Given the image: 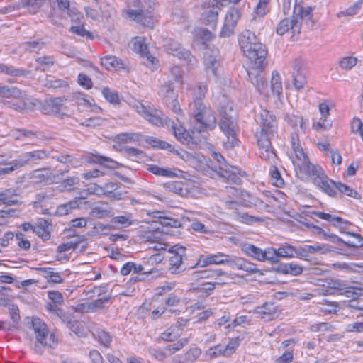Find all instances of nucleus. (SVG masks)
<instances>
[{
  "mask_svg": "<svg viewBox=\"0 0 363 363\" xmlns=\"http://www.w3.org/2000/svg\"><path fill=\"white\" fill-rule=\"evenodd\" d=\"M33 329L35 333L37 342L35 345V351L42 353V347H54L57 345V342L54 339L52 335H50L49 342L46 341L48 335V330L46 325L38 318H33L32 320Z\"/></svg>",
  "mask_w": 363,
  "mask_h": 363,
  "instance_id": "obj_6",
  "label": "nucleus"
},
{
  "mask_svg": "<svg viewBox=\"0 0 363 363\" xmlns=\"http://www.w3.org/2000/svg\"><path fill=\"white\" fill-rule=\"evenodd\" d=\"M340 294L345 296L347 298L357 299L360 296L363 294V289L354 288L346 285L345 289L342 290Z\"/></svg>",
  "mask_w": 363,
  "mask_h": 363,
  "instance_id": "obj_47",
  "label": "nucleus"
},
{
  "mask_svg": "<svg viewBox=\"0 0 363 363\" xmlns=\"http://www.w3.org/2000/svg\"><path fill=\"white\" fill-rule=\"evenodd\" d=\"M169 252L172 254L169 259V270L172 274H179L182 272L181 265L182 264L183 257L185 255L186 248L182 246H172Z\"/></svg>",
  "mask_w": 363,
  "mask_h": 363,
  "instance_id": "obj_13",
  "label": "nucleus"
},
{
  "mask_svg": "<svg viewBox=\"0 0 363 363\" xmlns=\"http://www.w3.org/2000/svg\"><path fill=\"white\" fill-rule=\"evenodd\" d=\"M110 300L111 296H107L91 301L93 313L96 312L99 309L104 308L105 305L108 303Z\"/></svg>",
  "mask_w": 363,
  "mask_h": 363,
  "instance_id": "obj_62",
  "label": "nucleus"
},
{
  "mask_svg": "<svg viewBox=\"0 0 363 363\" xmlns=\"http://www.w3.org/2000/svg\"><path fill=\"white\" fill-rule=\"evenodd\" d=\"M287 123L294 129H298L299 128L301 131H305L303 119L301 116L296 115L288 116Z\"/></svg>",
  "mask_w": 363,
  "mask_h": 363,
  "instance_id": "obj_49",
  "label": "nucleus"
},
{
  "mask_svg": "<svg viewBox=\"0 0 363 363\" xmlns=\"http://www.w3.org/2000/svg\"><path fill=\"white\" fill-rule=\"evenodd\" d=\"M45 1V0H26V1L23 4V6L27 8L30 13L35 14L38 11Z\"/></svg>",
  "mask_w": 363,
  "mask_h": 363,
  "instance_id": "obj_50",
  "label": "nucleus"
},
{
  "mask_svg": "<svg viewBox=\"0 0 363 363\" xmlns=\"http://www.w3.org/2000/svg\"><path fill=\"white\" fill-rule=\"evenodd\" d=\"M101 65L107 69L114 68L116 69H125L127 68L126 64L121 59H118L113 55H108L101 58Z\"/></svg>",
  "mask_w": 363,
  "mask_h": 363,
  "instance_id": "obj_23",
  "label": "nucleus"
},
{
  "mask_svg": "<svg viewBox=\"0 0 363 363\" xmlns=\"http://www.w3.org/2000/svg\"><path fill=\"white\" fill-rule=\"evenodd\" d=\"M280 267L281 272L284 274L298 275L301 274L303 272V269L301 266L293 263L285 264Z\"/></svg>",
  "mask_w": 363,
  "mask_h": 363,
  "instance_id": "obj_52",
  "label": "nucleus"
},
{
  "mask_svg": "<svg viewBox=\"0 0 363 363\" xmlns=\"http://www.w3.org/2000/svg\"><path fill=\"white\" fill-rule=\"evenodd\" d=\"M204 65L206 72H211L215 76L217 75L216 69L220 65L218 55H211L210 52L207 50L205 53Z\"/></svg>",
  "mask_w": 363,
  "mask_h": 363,
  "instance_id": "obj_27",
  "label": "nucleus"
},
{
  "mask_svg": "<svg viewBox=\"0 0 363 363\" xmlns=\"http://www.w3.org/2000/svg\"><path fill=\"white\" fill-rule=\"evenodd\" d=\"M216 274L215 279L216 280L215 284L223 285L233 282L235 278V274H230L222 272L221 270H215L213 272Z\"/></svg>",
  "mask_w": 363,
  "mask_h": 363,
  "instance_id": "obj_38",
  "label": "nucleus"
},
{
  "mask_svg": "<svg viewBox=\"0 0 363 363\" xmlns=\"http://www.w3.org/2000/svg\"><path fill=\"white\" fill-rule=\"evenodd\" d=\"M94 157L96 158V160H93L92 162L99 163L100 164H103L107 168L116 169L118 166H120V164L117 162L113 160L109 157L103 156H94Z\"/></svg>",
  "mask_w": 363,
  "mask_h": 363,
  "instance_id": "obj_51",
  "label": "nucleus"
},
{
  "mask_svg": "<svg viewBox=\"0 0 363 363\" xmlns=\"http://www.w3.org/2000/svg\"><path fill=\"white\" fill-rule=\"evenodd\" d=\"M79 207V199H75L68 203L59 206L57 208V213L60 216H65L72 212L73 210Z\"/></svg>",
  "mask_w": 363,
  "mask_h": 363,
  "instance_id": "obj_35",
  "label": "nucleus"
},
{
  "mask_svg": "<svg viewBox=\"0 0 363 363\" xmlns=\"http://www.w3.org/2000/svg\"><path fill=\"white\" fill-rule=\"evenodd\" d=\"M230 262L228 256L223 254L213 255L209 256H201L193 268L199 266L204 267L211 264H221Z\"/></svg>",
  "mask_w": 363,
  "mask_h": 363,
  "instance_id": "obj_17",
  "label": "nucleus"
},
{
  "mask_svg": "<svg viewBox=\"0 0 363 363\" xmlns=\"http://www.w3.org/2000/svg\"><path fill=\"white\" fill-rule=\"evenodd\" d=\"M58 177V174H54L50 168H44L40 169L34 170L30 178L35 182H54Z\"/></svg>",
  "mask_w": 363,
  "mask_h": 363,
  "instance_id": "obj_20",
  "label": "nucleus"
},
{
  "mask_svg": "<svg viewBox=\"0 0 363 363\" xmlns=\"http://www.w3.org/2000/svg\"><path fill=\"white\" fill-rule=\"evenodd\" d=\"M254 311L261 318L267 320H272L277 318L280 313L277 306L272 303H266L262 306H257Z\"/></svg>",
  "mask_w": 363,
  "mask_h": 363,
  "instance_id": "obj_16",
  "label": "nucleus"
},
{
  "mask_svg": "<svg viewBox=\"0 0 363 363\" xmlns=\"http://www.w3.org/2000/svg\"><path fill=\"white\" fill-rule=\"evenodd\" d=\"M149 170L150 172L159 175V176H164V177H178L179 173L181 172L178 169H165L159 167L157 166H152L149 167Z\"/></svg>",
  "mask_w": 363,
  "mask_h": 363,
  "instance_id": "obj_34",
  "label": "nucleus"
},
{
  "mask_svg": "<svg viewBox=\"0 0 363 363\" xmlns=\"http://www.w3.org/2000/svg\"><path fill=\"white\" fill-rule=\"evenodd\" d=\"M103 96L107 101L114 105L121 104V99L118 93L108 87H104L101 91Z\"/></svg>",
  "mask_w": 363,
  "mask_h": 363,
  "instance_id": "obj_37",
  "label": "nucleus"
},
{
  "mask_svg": "<svg viewBox=\"0 0 363 363\" xmlns=\"http://www.w3.org/2000/svg\"><path fill=\"white\" fill-rule=\"evenodd\" d=\"M296 248L291 245H285L277 249L278 257L291 258L295 257Z\"/></svg>",
  "mask_w": 363,
  "mask_h": 363,
  "instance_id": "obj_55",
  "label": "nucleus"
},
{
  "mask_svg": "<svg viewBox=\"0 0 363 363\" xmlns=\"http://www.w3.org/2000/svg\"><path fill=\"white\" fill-rule=\"evenodd\" d=\"M0 96L3 98L18 99L22 97V91L17 87L0 85Z\"/></svg>",
  "mask_w": 363,
  "mask_h": 363,
  "instance_id": "obj_32",
  "label": "nucleus"
},
{
  "mask_svg": "<svg viewBox=\"0 0 363 363\" xmlns=\"http://www.w3.org/2000/svg\"><path fill=\"white\" fill-rule=\"evenodd\" d=\"M233 216L235 220L246 224H252L255 222L262 220V219L259 217L250 216L246 213H241L238 211L234 212Z\"/></svg>",
  "mask_w": 363,
  "mask_h": 363,
  "instance_id": "obj_41",
  "label": "nucleus"
},
{
  "mask_svg": "<svg viewBox=\"0 0 363 363\" xmlns=\"http://www.w3.org/2000/svg\"><path fill=\"white\" fill-rule=\"evenodd\" d=\"M0 73H4L7 75L15 77H26L30 73V71L22 68H18L12 65L0 64Z\"/></svg>",
  "mask_w": 363,
  "mask_h": 363,
  "instance_id": "obj_24",
  "label": "nucleus"
},
{
  "mask_svg": "<svg viewBox=\"0 0 363 363\" xmlns=\"http://www.w3.org/2000/svg\"><path fill=\"white\" fill-rule=\"evenodd\" d=\"M188 343V339L187 338H182L180 339L177 342H174L172 345H169L167 346L164 350L167 351L169 354H173L176 352L182 349L185 345H186Z\"/></svg>",
  "mask_w": 363,
  "mask_h": 363,
  "instance_id": "obj_53",
  "label": "nucleus"
},
{
  "mask_svg": "<svg viewBox=\"0 0 363 363\" xmlns=\"http://www.w3.org/2000/svg\"><path fill=\"white\" fill-rule=\"evenodd\" d=\"M319 309L321 312L327 314H335L340 308L339 305L336 302H330L324 299L323 302L319 303Z\"/></svg>",
  "mask_w": 363,
  "mask_h": 363,
  "instance_id": "obj_43",
  "label": "nucleus"
},
{
  "mask_svg": "<svg viewBox=\"0 0 363 363\" xmlns=\"http://www.w3.org/2000/svg\"><path fill=\"white\" fill-rule=\"evenodd\" d=\"M192 106L194 109L193 114L196 121L204 128L213 129L216 123L213 111L206 106L201 99H195Z\"/></svg>",
  "mask_w": 363,
  "mask_h": 363,
  "instance_id": "obj_7",
  "label": "nucleus"
},
{
  "mask_svg": "<svg viewBox=\"0 0 363 363\" xmlns=\"http://www.w3.org/2000/svg\"><path fill=\"white\" fill-rule=\"evenodd\" d=\"M336 189H337L340 193L345 194L350 197H352L357 199H361L362 198L360 194L356 190L340 182L337 184Z\"/></svg>",
  "mask_w": 363,
  "mask_h": 363,
  "instance_id": "obj_48",
  "label": "nucleus"
},
{
  "mask_svg": "<svg viewBox=\"0 0 363 363\" xmlns=\"http://www.w3.org/2000/svg\"><path fill=\"white\" fill-rule=\"evenodd\" d=\"M312 13L309 8H304L300 4H296L294 13L279 23L277 27V33L283 35L286 33H292V38L300 33L301 21L308 23L311 21Z\"/></svg>",
  "mask_w": 363,
  "mask_h": 363,
  "instance_id": "obj_3",
  "label": "nucleus"
},
{
  "mask_svg": "<svg viewBox=\"0 0 363 363\" xmlns=\"http://www.w3.org/2000/svg\"><path fill=\"white\" fill-rule=\"evenodd\" d=\"M164 187L169 192L177 194L182 196H186L189 194L186 185L182 182L176 181L167 182L164 184Z\"/></svg>",
  "mask_w": 363,
  "mask_h": 363,
  "instance_id": "obj_28",
  "label": "nucleus"
},
{
  "mask_svg": "<svg viewBox=\"0 0 363 363\" xmlns=\"http://www.w3.org/2000/svg\"><path fill=\"white\" fill-rule=\"evenodd\" d=\"M140 135L135 133H123L116 136V140L120 143H135L140 140Z\"/></svg>",
  "mask_w": 363,
  "mask_h": 363,
  "instance_id": "obj_45",
  "label": "nucleus"
},
{
  "mask_svg": "<svg viewBox=\"0 0 363 363\" xmlns=\"http://www.w3.org/2000/svg\"><path fill=\"white\" fill-rule=\"evenodd\" d=\"M238 169L235 167L230 166L226 163L223 166H219L218 169V174L228 182H231L235 184L241 183V179L238 174Z\"/></svg>",
  "mask_w": 363,
  "mask_h": 363,
  "instance_id": "obj_18",
  "label": "nucleus"
},
{
  "mask_svg": "<svg viewBox=\"0 0 363 363\" xmlns=\"http://www.w3.org/2000/svg\"><path fill=\"white\" fill-rule=\"evenodd\" d=\"M257 122L259 130H257L255 135L261 157L268 162L275 164L277 155L271 143L276 123L274 116L264 110L257 116Z\"/></svg>",
  "mask_w": 363,
  "mask_h": 363,
  "instance_id": "obj_1",
  "label": "nucleus"
},
{
  "mask_svg": "<svg viewBox=\"0 0 363 363\" xmlns=\"http://www.w3.org/2000/svg\"><path fill=\"white\" fill-rule=\"evenodd\" d=\"M346 282L339 279H331L328 282V287L330 289L335 290L340 294L342 290L345 289Z\"/></svg>",
  "mask_w": 363,
  "mask_h": 363,
  "instance_id": "obj_61",
  "label": "nucleus"
},
{
  "mask_svg": "<svg viewBox=\"0 0 363 363\" xmlns=\"http://www.w3.org/2000/svg\"><path fill=\"white\" fill-rule=\"evenodd\" d=\"M82 243V247H85L87 245L86 240L84 238H79L77 241L74 242H68L65 244H62L57 247V252H63L71 249H75L78 247V245Z\"/></svg>",
  "mask_w": 363,
  "mask_h": 363,
  "instance_id": "obj_42",
  "label": "nucleus"
},
{
  "mask_svg": "<svg viewBox=\"0 0 363 363\" xmlns=\"http://www.w3.org/2000/svg\"><path fill=\"white\" fill-rule=\"evenodd\" d=\"M86 196H82L79 199H86L88 194H96V195H106V191L103 186L94 184L89 187L86 191Z\"/></svg>",
  "mask_w": 363,
  "mask_h": 363,
  "instance_id": "obj_60",
  "label": "nucleus"
},
{
  "mask_svg": "<svg viewBox=\"0 0 363 363\" xmlns=\"http://www.w3.org/2000/svg\"><path fill=\"white\" fill-rule=\"evenodd\" d=\"M168 52L180 59L187 60L189 62H192L194 57H191L190 52L181 47V45L173 40H170L166 45Z\"/></svg>",
  "mask_w": 363,
  "mask_h": 363,
  "instance_id": "obj_19",
  "label": "nucleus"
},
{
  "mask_svg": "<svg viewBox=\"0 0 363 363\" xmlns=\"http://www.w3.org/2000/svg\"><path fill=\"white\" fill-rule=\"evenodd\" d=\"M291 158L296 171L308 174L317 167L310 162L308 156L298 143V137L296 133L291 135Z\"/></svg>",
  "mask_w": 363,
  "mask_h": 363,
  "instance_id": "obj_5",
  "label": "nucleus"
},
{
  "mask_svg": "<svg viewBox=\"0 0 363 363\" xmlns=\"http://www.w3.org/2000/svg\"><path fill=\"white\" fill-rule=\"evenodd\" d=\"M242 250L254 259L263 262V250L253 245L245 244L242 247Z\"/></svg>",
  "mask_w": 363,
  "mask_h": 363,
  "instance_id": "obj_33",
  "label": "nucleus"
},
{
  "mask_svg": "<svg viewBox=\"0 0 363 363\" xmlns=\"http://www.w3.org/2000/svg\"><path fill=\"white\" fill-rule=\"evenodd\" d=\"M312 214L317 216L319 218L330 221L335 227H341L342 225H348L349 222L343 220L338 216H333L332 215L323 212L313 211Z\"/></svg>",
  "mask_w": 363,
  "mask_h": 363,
  "instance_id": "obj_31",
  "label": "nucleus"
},
{
  "mask_svg": "<svg viewBox=\"0 0 363 363\" xmlns=\"http://www.w3.org/2000/svg\"><path fill=\"white\" fill-rule=\"evenodd\" d=\"M9 309L10 310V317L12 320V323L7 327V330H14L18 329V325L21 319L19 310L18 307L14 305L9 306Z\"/></svg>",
  "mask_w": 363,
  "mask_h": 363,
  "instance_id": "obj_39",
  "label": "nucleus"
},
{
  "mask_svg": "<svg viewBox=\"0 0 363 363\" xmlns=\"http://www.w3.org/2000/svg\"><path fill=\"white\" fill-rule=\"evenodd\" d=\"M271 90L277 96H279L282 91L281 77L277 71L272 73Z\"/></svg>",
  "mask_w": 363,
  "mask_h": 363,
  "instance_id": "obj_44",
  "label": "nucleus"
},
{
  "mask_svg": "<svg viewBox=\"0 0 363 363\" xmlns=\"http://www.w3.org/2000/svg\"><path fill=\"white\" fill-rule=\"evenodd\" d=\"M143 117L155 125H162L163 124L162 113L152 106H147Z\"/></svg>",
  "mask_w": 363,
  "mask_h": 363,
  "instance_id": "obj_22",
  "label": "nucleus"
},
{
  "mask_svg": "<svg viewBox=\"0 0 363 363\" xmlns=\"http://www.w3.org/2000/svg\"><path fill=\"white\" fill-rule=\"evenodd\" d=\"M240 18V13L237 9H230L225 15L223 26L220 33V36L228 38L234 34L235 28Z\"/></svg>",
  "mask_w": 363,
  "mask_h": 363,
  "instance_id": "obj_11",
  "label": "nucleus"
},
{
  "mask_svg": "<svg viewBox=\"0 0 363 363\" xmlns=\"http://www.w3.org/2000/svg\"><path fill=\"white\" fill-rule=\"evenodd\" d=\"M36 62L43 67L45 69H48L52 67L55 63V59L53 56H42L36 59Z\"/></svg>",
  "mask_w": 363,
  "mask_h": 363,
  "instance_id": "obj_64",
  "label": "nucleus"
},
{
  "mask_svg": "<svg viewBox=\"0 0 363 363\" xmlns=\"http://www.w3.org/2000/svg\"><path fill=\"white\" fill-rule=\"evenodd\" d=\"M363 0H358L354 4L348 7L346 10L337 13V17L353 16L356 15L361 9Z\"/></svg>",
  "mask_w": 363,
  "mask_h": 363,
  "instance_id": "obj_46",
  "label": "nucleus"
},
{
  "mask_svg": "<svg viewBox=\"0 0 363 363\" xmlns=\"http://www.w3.org/2000/svg\"><path fill=\"white\" fill-rule=\"evenodd\" d=\"M238 40L243 55L249 59L252 65L256 68H264L267 50L255 33L246 30L240 34Z\"/></svg>",
  "mask_w": 363,
  "mask_h": 363,
  "instance_id": "obj_2",
  "label": "nucleus"
},
{
  "mask_svg": "<svg viewBox=\"0 0 363 363\" xmlns=\"http://www.w3.org/2000/svg\"><path fill=\"white\" fill-rule=\"evenodd\" d=\"M98 339V341L104 347H108L111 342V337L108 333L104 330H98L96 334H94Z\"/></svg>",
  "mask_w": 363,
  "mask_h": 363,
  "instance_id": "obj_57",
  "label": "nucleus"
},
{
  "mask_svg": "<svg viewBox=\"0 0 363 363\" xmlns=\"http://www.w3.org/2000/svg\"><path fill=\"white\" fill-rule=\"evenodd\" d=\"M65 101L63 98H55L48 101L46 106L43 108V113H53L59 116H66L67 108L64 106Z\"/></svg>",
  "mask_w": 363,
  "mask_h": 363,
  "instance_id": "obj_15",
  "label": "nucleus"
},
{
  "mask_svg": "<svg viewBox=\"0 0 363 363\" xmlns=\"http://www.w3.org/2000/svg\"><path fill=\"white\" fill-rule=\"evenodd\" d=\"M181 334V328L179 326L173 325L161 334L162 340L172 342Z\"/></svg>",
  "mask_w": 363,
  "mask_h": 363,
  "instance_id": "obj_40",
  "label": "nucleus"
},
{
  "mask_svg": "<svg viewBox=\"0 0 363 363\" xmlns=\"http://www.w3.org/2000/svg\"><path fill=\"white\" fill-rule=\"evenodd\" d=\"M223 6L220 0H206L203 2L202 18L206 24L215 28L218 20V12Z\"/></svg>",
  "mask_w": 363,
  "mask_h": 363,
  "instance_id": "obj_9",
  "label": "nucleus"
},
{
  "mask_svg": "<svg viewBox=\"0 0 363 363\" xmlns=\"http://www.w3.org/2000/svg\"><path fill=\"white\" fill-rule=\"evenodd\" d=\"M172 129L175 138L181 143L185 144L189 143L191 140L189 134L182 125H175L172 123Z\"/></svg>",
  "mask_w": 363,
  "mask_h": 363,
  "instance_id": "obj_36",
  "label": "nucleus"
},
{
  "mask_svg": "<svg viewBox=\"0 0 363 363\" xmlns=\"http://www.w3.org/2000/svg\"><path fill=\"white\" fill-rule=\"evenodd\" d=\"M18 99H21L22 100V102H21L20 104H16V103L11 104L10 102H8L9 106L16 111H22L24 109H32L37 105V104L38 102V100H34V99L28 97L23 91H22V97H19Z\"/></svg>",
  "mask_w": 363,
  "mask_h": 363,
  "instance_id": "obj_26",
  "label": "nucleus"
},
{
  "mask_svg": "<svg viewBox=\"0 0 363 363\" xmlns=\"http://www.w3.org/2000/svg\"><path fill=\"white\" fill-rule=\"evenodd\" d=\"M306 250L308 251V253L313 254L317 252H320L322 254H325L328 252H330L331 250L329 246L328 245H305Z\"/></svg>",
  "mask_w": 363,
  "mask_h": 363,
  "instance_id": "obj_63",
  "label": "nucleus"
},
{
  "mask_svg": "<svg viewBox=\"0 0 363 363\" xmlns=\"http://www.w3.org/2000/svg\"><path fill=\"white\" fill-rule=\"evenodd\" d=\"M269 261L271 262H277L279 261L277 250L268 248L263 250V262Z\"/></svg>",
  "mask_w": 363,
  "mask_h": 363,
  "instance_id": "obj_59",
  "label": "nucleus"
},
{
  "mask_svg": "<svg viewBox=\"0 0 363 363\" xmlns=\"http://www.w3.org/2000/svg\"><path fill=\"white\" fill-rule=\"evenodd\" d=\"M135 52L140 53L142 56L147 57V60L152 64H155L157 59L151 55L148 51L147 46L144 44L141 38H135L133 41V48Z\"/></svg>",
  "mask_w": 363,
  "mask_h": 363,
  "instance_id": "obj_25",
  "label": "nucleus"
},
{
  "mask_svg": "<svg viewBox=\"0 0 363 363\" xmlns=\"http://www.w3.org/2000/svg\"><path fill=\"white\" fill-rule=\"evenodd\" d=\"M264 68H256L252 65L248 71V75L252 84L257 90L263 94H267V84L264 77L263 69Z\"/></svg>",
  "mask_w": 363,
  "mask_h": 363,
  "instance_id": "obj_12",
  "label": "nucleus"
},
{
  "mask_svg": "<svg viewBox=\"0 0 363 363\" xmlns=\"http://www.w3.org/2000/svg\"><path fill=\"white\" fill-rule=\"evenodd\" d=\"M48 157V153L45 150H37L31 152H26L18 160H14L12 163L14 169L23 167L30 163H38L40 160H45Z\"/></svg>",
  "mask_w": 363,
  "mask_h": 363,
  "instance_id": "obj_10",
  "label": "nucleus"
},
{
  "mask_svg": "<svg viewBox=\"0 0 363 363\" xmlns=\"http://www.w3.org/2000/svg\"><path fill=\"white\" fill-rule=\"evenodd\" d=\"M347 235H351L356 238V241H347L345 242L340 238H337V240L343 242L345 245L352 247H360L363 246V238L359 235L354 233L347 232Z\"/></svg>",
  "mask_w": 363,
  "mask_h": 363,
  "instance_id": "obj_54",
  "label": "nucleus"
},
{
  "mask_svg": "<svg viewBox=\"0 0 363 363\" xmlns=\"http://www.w3.org/2000/svg\"><path fill=\"white\" fill-rule=\"evenodd\" d=\"M359 59L354 55H346L340 57L337 62L340 69L345 72L351 71L358 63Z\"/></svg>",
  "mask_w": 363,
  "mask_h": 363,
  "instance_id": "obj_29",
  "label": "nucleus"
},
{
  "mask_svg": "<svg viewBox=\"0 0 363 363\" xmlns=\"http://www.w3.org/2000/svg\"><path fill=\"white\" fill-rule=\"evenodd\" d=\"M128 16L133 21L152 28L155 25V19L148 10L145 9H128Z\"/></svg>",
  "mask_w": 363,
  "mask_h": 363,
  "instance_id": "obj_14",
  "label": "nucleus"
},
{
  "mask_svg": "<svg viewBox=\"0 0 363 363\" xmlns=\"http://www.w3.org/2000/svg\"><path fill=\"white\" fill-rule=\"evenodd\" d=\"M239 343V337L232 339L223 349V355L225 357L230 356L233 353H234L235 349L238 347Z\"/></svg>",
  "mask_w": 363,
  "mask_h": 363,
  "instance_id": "obj_58",
  "label": "nucleus"
},
{
  "mask_svg": "<svg viewBox=\"0 0 363 363\" xmlns=\"http://www.w3.org/2000/svg\"><path fill=\"white\" fill-rule=\"evenodd\" d=\"M308 176L312 182L329 196L333 197L336 195L337 183L329 179L320 167H317L308 174Z\"/></svg>",
  "mask_w": 363,
  "mask_h": 363,
  "instance_id": "obj_8",
  "label": "nucleus"
},
{
  "mask_svg": "<svg viewBox=\"0 0 363 363\" xmlns=\"http://www.w3.org/2000/svg\"><path fill=\"white\" fill-rule=\"evenodd\" d=\"M51 225L47 220L41 219L38 221V223L35 228H33V232L36 233L44 240H48L50 238V231Z\"/></svg>",
  "mask_w": 363,
  "mask_h": 363,
  "instance_id": "obj_30",
  "label": "nucleus"
},
{
  "mask_svg": "<svg viewBox=\"0 0 363 363\" xmlns=\"http://www.w3.org/2000/svg\"><path fill=\"white\" fill-rule=\"evenodd\" d=\"M306 83V77L303 74H293V84L297 91L303 89Z\"/></svg>",
  "mask_w": 363,
  "mask_h": 363,
  "instance_id": "obj_56",
  "label": "nucleus"
},
{
  "mask_svg": "<svg viewBox=\"0 0 363 363\" xmlns=\"http://www.w3.org/2000/svg\"><path fill=\"white\" fill-rule=\"evenodd\" d=\"M20 203L17 199V194L15 189H6L0 192V206H13Z\"/></svg>",
  "mask_w": 363,
  "mask_h": 363,
  "instance_id": "obj_21",
  "label": "nucleus"
},
{
  "mask_svg": "<svg viewBox=\"0 0 363 363\" xmlns=\"http://www.w3.org/2000/svg\"><path fill=\"white\" fill-rule=\"evenodd\" d=\"M220 114L221 118L219 126L227 137L225 145L227 148H233L238 143V140L235 137V129L237 127L235 113L231 105L227 104L221 108Z\"/></svg>",
  "mask_w": 363,
  "mask_h": 363,
  "instance_id": "obj_4",
  "label": "nucleus"
}]
</instances>
